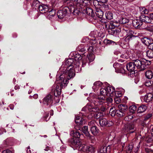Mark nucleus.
<instances>
[{"label": "nucleus", "instance_id": "nucleus-1", "mask_svg": "<svg viewBox=\"0 0 153 153\" xmlns=\"http://www.w3.org/2000/svg\"><path fill=\"white\" fill-rule=\"evenodd\" d=\"M78 69L79 68H78ZM77 67H76L74 70L73 67L68 68L66 69V70L64 69L62 73L59 76V77L57 78L56 81V86L54 91V94L55 96H57L61 94V89L65 88L67 85L68 82V80L74 77L75 76L74 72L79 71L78 69L77 71Z\"/></svg>", "mask_w": 153, "mask_h": 153}, {"label": "nucleus", "instance_id": "nucleus-2", "mask_svg": "<svg viewBox=\"0 0 153 153\" xmlns=\"http://www.w3.org/2000/svg\"><path fill=\"white\" fill-rule=\"evenodd\" d=\"M105 101L104 97H101L100 96L95 98L93 101V103L95 106H98V107L92 108V111H96L99 109L103 111H105L109 107L108 105L109 103H106Z\"/></svg>", "mask_w": 153, "mask_h": 153}, {"label": "nucleus", "instance_id": "nucleus-3", "mask_svg": "<svg viewBox=\"0 0 153 153\" xmlns=\"http://www.w3.org/2000/svg\"><path fill=\"white\" fill-rule=\"evenodd\" d=\"M115 90L112 87L108 86L105 88H101L100 90V94L103 96L104 98L105 96H113L114 95Z\"/></svg>", "mask_w": 153, "mask_h": 153}, {"label": "nucleus", "instance_id": "nucleus-4", "mask_svg": "<svg viewBox=\"0 0 153 153\" xmlns=\"http://www.w3.org/2000/svg\"><path fill=\"white\" fill-rule=\"evenodd\" d=\"M134 64L137 69L140 70H144L146 68L147 61L145 59L134 60Z\"/></svg>", "mask_w": 153, "mask_h": 153}, {"label": "nucleus", "instance_id": "nucleus-5", "mask_svg": "<svg viewBox=\"0 0 153 153\" xmlns=\"http://www.w3.org/2000/svg\"><path fill=\"white\" fill-rule=\"evenodd\" d=\"M72 144L76 148V149H78L79 151H85L86 150L87 146L82 144L78 139L74 140L72 142Z\"/></svg>", "mask_w": 153, "mask_h": 153}, {"label": "nucleus", "instance_id": "nucleus-6", "mask_svg": "<svg viewBox=\"0 0 153 153\" xmlns=\"http://www.w3.org/2000/svg\"><path fill=\"white\" fill-rule=\"evenodd\" d=\"M74 62V59H69L66 60L65 64H62L60 68V70H62L64 68V70H66V69L68 68H74L73 64Z\"/></svg>", "mask_w": 153, "mask_h": 153}, {"label": "nucleus", "instance_id": "nucleus-7", "mask_svg": "<svg viewBox=\"0 0 153 153\" xmlns=\"http://www.w3.org/2000/svg\"><path fill=\"white\" fill-rule=\"evenodd\" d=\"M126 68L127 70L132 74H134L135 71L137 70V68L134 65V62H129L126 65Z\"/></svg>", "mask_w": 153, "mask_h": 153}, {"label": "nucleus", "instance_id": "nucleus-8", "mask_svg": "<svg viewBox=\"0 0 153 153\" xmlns=\"http://www.w3.org/2000/svg\"><path fill=\"white\" fill-rule=\"evenodd\" d=\"M38 4L36 7L38 6V8L40 13H45L48 10L49 7L47 5L43 4L39 5V3Z\"/></svg>", "mask_w": 153, "mask_h": 153}, {"label": "nucleus", "instance_id": "nucleus-9", "mask_svg": "<svg viewBox=\"0 0 153 153\" xmlns=\"http://www.w3.org/2000/svg\"><path fill=\"white\" fill-rule=\"evenodd\" d=\"M125 132L130 131V133H133L134 131V126L133 124H126L125 126Z\"/></svg>", "mask_w": 153, "mask_h": 153}, {"label": "nucleus", "instance_id": "nucleus-10", "mask_svg": "<svg viewBox=\"0 0 153 153\" xmlns=\"http://www.w3.org/2000/svg\"><path fill=\"white\" fill-rule=\"evenodd\" d=\"M123 29L124 33L126 34V36H127V37L129 36L128 38V39L130 38H131V36L134 35V34H136V33H135L134 31L129 29H126L125 28H123Z\"/></svg>", "mask_w": 153, "mask_h": 153}, {"label": "nucleus", "instance_id": "nucleus-11", "mask_svg": "<svg viewBox=\"0 0 153 153\" xmlns=\"http://www.w3.org/2000/svg\"><path fill=\"white\" fill-rule=\"evenodd\" d=\"M132 24L133 26L137 28H140L142 25V22L140 20L137 19L133 20Z\"/></svg>", "mask_w": 153, "mask_h": 153}, {"label": "nucleus", "instance_id": "nucleus-12", "mask_svg": "<svg viewBox=\"0 0 153 153\" xmlns=\"http://www.w3.org/2000/svg\"><path fill=\"white\" fill-rule=\"evenodd\" d=\"M52 101V96L51 95H48L45 97L43 100V103L47 105L50 103Z\"/></svg>", "mask_w": 153, "mask_h": 153}, {"label": "nucleus", "instance_id": "nucleus-13", "mask_svg": "<svg viewBox=\"0 0 153 153\" xmlns=\"http://www.w3.org/2000/svg\"><path fill=\"white\" fill-rule=\"evenodd\" d=\"M122 65L118 63H115L113 64V66L115 68V69L118 70L119 73H121L123 74L125 73V71L123 68H122L120 69H119V67L121 66Z\"/></svg>", "mask_w": 153, "mask_h": 153}, {"label": "nucleus", "instance_id": "nucleus-14", "mask_svg": "<svg viewBox=\"0 0 153 153\" xmlns=\"http://www.w3.org/2000/svg\"><path fill=\"white\" fill-rule=\"evenodd\" d=\"M141 21L146 23H150L151 22V19H150V16H146L143 15L140 18Z\"/></svg>", "mask_w": 153, "mask_h": 153}, {"label": "nucleus", "instance_id": "nucleus-15", "mask_svg": "<svg viewBox=\"0 0 153 153\" xmlns=\"http://www.w3.org/2000/svg\"><path fill=\"white\" fill-rule=\"evenodd\" d=\"M83 12L90 16H92L94 15L93 10L89 8H86L85 10H84Z\"/></svg>", "mask_w": 153, "mask_h": 153}, {"label": "nucleus", "instance_id": "nucleus-16", "mask_svg": "<svg viewBox=\"0 0 153 153\" xmlns=\"http://www.w3.org/2000/svg\"><path fill=\"white\" fill-rule=\"evenodd\" d=\"M153 97V95L151 93H149L145 95L144 100L146 102H148L152 100Z\"/></svg>", "mask_w": 153, "mask_h": 153}, {"label": "nucleus", "instance_id": "nucleus-17", "mask_svg": "<svg viewBox=\"0 0 153 153\" xmlns=\"http://www.w3.org/2000/svg\"><path fill=\"white\" fill-rule=\"evenodd\" d=\"M71 135L76 138H77L76 139H78L79 140V139L78 138H79L81 135V134L79 131H75L74 130H72L71 131ZM76 139V138L75 139Z\"/></svg>", "mask_w": 153, "mask_h": 153}, {"label": "nucleus", "instance_id": "nucleus-18", "mask_svg": "<svg viewBox=\"0 0 153 153\" xmlns=\"http://www.w3.org/2000/svg\"><path fill=\"white\" fill-rule=\"evenodd\" d=\"M111 151V147L109 145L104 147L100 150L101 153H109Z\"/></svg>", "mask_w": 153, "mask_h": 153}, {"label": "nucleus", "instance_id": "nucleus-19", "mask_svg": "<svg viewBox=\"0 0 153 153\" xmlns=\"http://www.w3.org/2000/svg\"><path fill=\"white\" fill-rule=\"evenodd\" d=\"M48 11H47V15L49 19H51L55 16L56 14V12L55 10H51L50 11L48 10Z\"/></svg>", "mask_w": 153, "mask_h": 153}, {"label": "nucleus", "instance_id": "nucleus-20", "mask_svg": "<svg viewBox=\"0 0 153 153\" xmlns=\"http://www.w3.org/2000/svg\"><path fill=\"white\" fill-rule=\"evenodd\" d=\"M91 133L94 135H96L99 132V129L97 128L96 126L93 127H91Z\"/></svg>", "mask_w": 153, "mask_h": 153}, {"label": "nucleus", "instance_id": "nucleus-21", "mask_svg": "<svg viewBox=\"0 0 153 153\" xmlns=\"http://www.w3.org/2000/svg\"><path fill=\"white\" fill-rule=\"evenodd\" d=\"M95 13L97 17L100 18H101L102 17L103 15V13L100 9L99 8L97 9Z\"/></svg>", "mask_w": 153, "mask_h": 153}, {"label": "nucleus", "instance_id": "nucleus-22", "mask_svg": "<svg viewBox=\"0 0 153 153\" xmlns=\"http://www.w3.org/2000/svg\"><path fill=\"white\" fill-rule=\"evenodd\" d=\"M147 107L145 105H142L140 106L137 110L138 113H142L144 112L147 109Z\"/></svg>", "mask_w": 153, "mask_h": 153}, {"label": "nucleus", "instance_id": "nucleus-23", "mask_svg": "<svg viewBox=\"0 0 153 153\" xmlns=\"http://www.w3.org/2000/svg\"><path fill=\"white\" fill-rule=\"evenodd\" d=\"M70 12L73 13L75 15H79L80 12V10L77 9H75L73 6L71 7Z\"/></svg>", "mask_w": 153, "mask_h": 153}, {"label": "nucleus", "instance_id": "nucleus-24", "mask_svg": "<svg viewBox=\"0 0 153 153\" xmlns=\"http://www.w3.org/2000/svg\"><path fill=\"white\" fill-rule=\"evenodd\" d=\"M102 85V83L100 81H97L95 82L93 86V88L94 89H96L99 88L101 87Z\"/></svg>", "mask_w": 153, "mask_h": 153}, {"label": "nucleus", "instance_id": "nucleus-25", "mask_svg": "<svg viewBox=\"0 0 153 153\" xmlns=\"http://www.w3.org/2000/svg\"><path fill=\"white\" fill-rule=\"evenodd\" d=\"M84 120L81 117L77 116L75 119V122L80 125H82L83 123Z\"/></svg>", "mask_w": 153, "mask_h": 153}, {"label": "nucleus", "instance_id": "nucleus-26", "mask_svg": "<svg viewBox=\"0 0 153 153\" xmlns=\"http://www.w3.org/2000/svg\"><path fill=\"white\" fill-rule=\"evenodd\" d=\"M107 120L105 118L101 119L99 120V123L100 125L103 126H106Z\"/></svg>", "mask_w": 153, "mask_h": 153}, {"label": "nucleus", "instance_id": "nucleus-27", "mask_svg": "<svg viewBox=\"0 0 153 153\" xmlns=\"http://www.w3.org/2000/svg\"><path fill=\"white\" fill-rule=\"evenodd\" d=\"M120 23L124 24L128 22V19L126 18L121 17L118 20Z\"/></svg>", "mask_w": 153, "mask_h": 153}, {"label": "nucleus", "instance_id": "nucleus-28", "mask_svg": "<svg viewBox=\"0 0 153 153\" xmlns=\"http://www.w3.org/2000/svg\"><path fill=\"white\" fill-rule=\"evenodd\" d=\"M82 130L86 136H89L90 133L88 131V128L87 126H84L82 127Z\"/></svg>", "mask_w": 153, "mask_h": 153}, {"label": "nucleus", "instance_id": "nucleus-29", "mask_svg": "<svg viewBox=\"0 0 153 153\" xmlns=\"http://www.w3.org/2000/svg\"><path fill=\"white\" fill-rule=\"evenodd\" d=\"M74 2L75 3L77 7H79L80 8L82 7L83 0H74Z\"/></svg>", "mask_w": 153, "mask_h": 153}, {"label": "nucleus", "instance_id": "nucleus-30", "mask_svg": "<svg viewBox=\"0 0 153 153\" xmlns=\"http://www.w3.org/2000/svg\"><path fill=\"white\" fill-rule=\"evenodd\" d=\"M105 16L106 18L109 20H111L113 18V13L109 11L106 12L105 13Z\"/></svg>", "mask_w": 153, "mask_h": 153}, {"label": "nucleus", "instance_id": "nucleus-31", "mask_svg": "<svg viewBox=\"0 0 153 153\" xmlns=\"http://www.w3.org/2000/svg\"><path fill=\"white\" fill-rule=\"evenodd\" d=\"M57 15L58 18L61 19H62L66 16L65 13H64L62 10L58 11Z\"/></svg>", "mask_w": 153, "mask_h": 153}, {"label": "nucleus", "instance_id": "nucleus-32", "mask_svg": "<svg viewBox=\"0 0 153 153\" xmlns=\"http://www.w3.org/2000/svg\"><path fill=\"white\" fill-rule=\"evenodd\" d=\"M146 77L149 79H151L153 76L152 72L150 71H148L145 73Z\"/></svg>", "mask_w": 153, "mask_h": 153}, {"label": "nucleus", "instance_id": "nucleus-33", "mask_svg": "<svg viewBox=\"0 0 153 153\" xmlns=\"http://www.w3.org/2000/svg\"><path fill=\"white\" fill-rule=\"evenodd\" d=\"M118 108L120 111L124 112L127 109V106L125 105H118Z\"/></svg>", "mask_w": 153, "mask_h": 153}, {"label": "nucleus", "instance_id": "nucleus-34", "mask_svg": "<svg viewBox=\"0 0 153 153\" xmlns=\"http://www.w3.org/2000/svg\"><path fill=\"white\" fill-rule=\"evenodd\" d=\"M82 59V57L79 54H76L75 56V60L77 62L76 63L77 64L78 68V64L79 63V61L81 60Z\"/></svg>", "mask_w": 153, "mask_h": 153}, {"label": "nucleus", "instance_id": "nucleus-35", "mask_svg": "<svg viewBox=\"0 0 153 153\" xmlns=\"http://www.w3.org/2000/svg\"><path fill=\"white\" fill-rule=\"evenodd\" d=\"M116 114L115 115L119 117L123 116H124L125 114L124 112L121 111H120L119 110H116Z\"/></svg>", "mask_w": 153, "mask_h": 153}, {"label": "nucleus", "instance_id": "nucleus-36", "mask_svg": "<svg viewBox=\"0 0 153 153\" xmlns=\"http://www.w3.org/2000/svg\"><path fill=\"white\" fill-rule=\"evenodd\" d=\"M147 56L150 58H153V51L150 50L146 52Z\"/></svg>", "mask_w": 153, "mask_h": 153}, {"label": "nucleus", "instance_id": "nucleus-37", "mask_svg": "<svg viewBox=\"0 0 153 153\" xmlns=\"http://www.w3.org/2000/svg\"><path fill=\"white\" fill-rule=\"evenodd\" d=\"M93 1V4L95 7V8L96 9L99 8L100 5L99 4L100 2L98 1V0H94Z\"/></svg>", "mask_w": 153, "mask_h": 153}, {"label": "nucleus", "instance_id": "nucleus-38", "mask_svg": "<svg viewBox=\"0 0 153 153\" xmlns=\"http://www.w3.org/2000/svg\"><path fill=\"white\" fill-rule=\"evenodd\" d=\"M104 115L103 113L101 112H96L94 115V117L96 119H98L102 117Z\"/></svg>", "mask_w": 153, "mask_h": 153}, {"label": "nucleus", "instance_id": "nucleus-39", "mask_svg": "<svg viewBox=\"0 0 153 153\" xmlns=\"http://www.w3.org/2000/svg\"><path fill=\"white\" fill-rule=\"evenodd\" d=\"M86 149V151L91 152H93L94 151V148L92 146H87Z\"/></svg>", "mask_w": 153, "mask_h": 153}, {"label": "nucleus", "instance_id": "nucleus-40", "mask_svg": "<svg viewBox=\"0 0 153 153\" xmlns=\"http://www.w3.org/2000/svg\"><path fill=\"white\" fill-rule=\"evenodd\" d=\"M106 27L108 29V30H113L115 28V26L112 23H110V24H107L106 25Z\"/></svg>", "mask_w": 153, "mask_h": 153}, {"label": "nucleus", "instance_id": "nucleus-41", "mask_svg": "<svg viewBox=\"0 0 153 153\" xmlns=\"http://www.w3.org/2000/svg\"><path fill=\"white\" fill-rule=\"evenodd\" d=\"M137 109V107L135 105H133L129 107L130 111L132 113H134Z\"/></svg>", "mask_w": 153, "mask_h": 153}, {"label": "nucleus", "instance_id": "nucleus-42", "mask_svg": "<svg viewBox=\"0 0 153 153\" xmlns=\"http://www.w3.org/2000/svg\"><path fill=\"white\" fill-rule=\"evenodd\" d=\"M94 55L93 54H90L88 56V58L90 62H92L94 59Z\"/></svg>", "mask_w": 153, "mask_h": 153}, {"label": "nucleus", "instance_id": "nucleus-43", "mask_svg": "<svg viewBox=\"0 0 153 153\" xmlns=\"http://www.w3.org/2000/svg\"><path fill=\"white\" fill-rule=\"evenodd\" d=\"M116 111H115V108L112 107L110 109V113H111V115L112 116H114L116 115Z\"/></svg>", "mask_w": 153, "mask_h": 153}, {"label": "nucleus", "instance_id": "nucleus-44", "mask_svg": "<svg viewBox=\"0 0 153 153\" xmlns=\"http://www.w3.org/2000/svg\"><path fill=\"white\" fill-rule=\"evenodd\" d=\"M71 7H70V8L69 7H64L62 10L63 12L64 13H65V15H66L67 14V13L69 11H70V10H71Z\"/></svg>", "mask_w": 153, "mask_h": 153}, {"label": "nucleus", "instance_id": "nucleus-45", "mask_svg": "<svg viewBox=\"0 0 153 153\" xmlns=\"http://www.w3.org/2000/svg\"><path fill=\"white\" fill-rule=\"evenodd\" d=\"M133 148V146L131 145H129L126 147V151L127 153H131Z\"/></svg>", "mask_w": 153, "mask_h": 153}, {"label": "nucleus", "instance_id": "nucleus-46", "mask_svg": "<svg viewBox=\"0 0 153 153\" xmlns=\"http://www.w3.org/2000/svg\"><path fill=\"white\" fill-rule=\"evenodd\" d=\"M77 49L78 51L82 52H83L85 51L86 49L85 48V47H83V45H80L78 46Z\"/></svg>", "mask_w": 153, "mask_h": 153}, {"label": "nucleus", "instance_id": "nucleus-47", "mask_svg": "<svg viewBox=\"0 0 153 153\" xmlns=\"http://www.w3.org/2000/svg\"><path fill=\"white\" fill-rule=\"evenodd\" d=\"M96 123L94 120L91 121L89 122L88 125L91 127H93L96 126Z\"/></svg>", "mask_w": 153, "mask_h": 153}, {"label": "nucleus", "instance_id": "nucleus-48", "mask_svg": "<svg viewBox=\"0 0 153 153\" xmlns=\"http://www.w3.org/2000/svg\"><path fill=\"white\" fill-rule=\"evenodd\" d=\"M113 101V99L111 97H108L106 99V101L105 102L106 103H109L108 104V105L109 106L110 105H111V103Z\"/></svg>", "mask_w": 153, "mask_h": 153}, {"label": "nucleus", "instance_id": "nucleus-49", "mask_svg": "<svg viewBox=\"0 0 153 153\" xmlns=\"http://www.w3.org/2000/svg\"><path fill=\"white\" fill-rule=\"evenodd\" d=\"M153 84V81H151L150 80L147 81L145 83V85L146 86H150Z\"/></svg>", "mask_w": 153, "mask_h": 153}, {"label": "nucleus", "instance_id": "nucleus-50", "mask_svg": "<svg viewBox=\"0 0 153 153\" xmlns=\"http://www.w3.org/2000/svg\"><path fill=\"white\" fill-rule=\"evenodd\" d=\"M149 41H150V40L146 38H143L142 39V42L146 45H148V42L149 43Z\"/></svg>", "mask_w": 153, "mask_h": 153}, {"label": "nucleus", "instance_id": "nucleus-51", "mask_svg": "<svg viewBox=\"0 0 153 153\" xmlns=\"http://www.w3.org/2000/svg\"><path fill=\"white\" fill-rule=\"evenodd\" d=\"M133 118V116L132 115H129L126 116L125 118V120L127 121H129Z\"/></svg>", "mask_w": 153, "mask_h": 153}, {"label": "nucleus", "instance_id": "nucleus-52", "mask_svg": "<svg viewBox=\"0 0 153 153\" xmlns=\"http://www.w3.org/2000/svg\"><path fill=\"white\" fill-rule=\"evenodd\" d=\"M115 35H116L119 34V33L121 32V30L120 28L116 27L115 29Z\"/></svg>", "mask_w": 153, "mask_h": 153}, {"label": "nucleus", "instance_id": "nucleus-53", "mask_svg": "<svg viewBox=\"0 0 153 153\" xmlns=\"http://www.w3.org/2000/svg\"><path fill=\"white\" fill-rule=\"evenodd\" d=\"M152 114L149 113L147 114L145 117L144 119V121H145L146 120L149 119L152 116Z\"/></svg>", "mask_w": 153, "mask_h": 153}, {"label": "nucleus", "instance_id": "nucleus-54", "mask_svg": "<svg viewBox=\"0 0 153 153\" xmlns=\"http://www.w3.org/2000/svg\"><path fill=\"white\" fill-rule=\"evenodd\" d=\"M86 137L92 140V141L95 142V139L94 137L93 136H92L90 134H89V136H87Z\"/></svg>", "mask_w": 153, "mask_h": 153}, {"label": "nucleus", "instance_id": "nucleus-55", "mask_svg": "<svg viewBox=\"0 0 153 153\" xmlns=\"http://www.w3.org/2000/svg\"><path fill=\"white\" fill-rule=\"evenodd\" d=\"M104 42L105 43H106V44H111L112 43H114V41L108 39L105 40Z\"/></svg>", "mask_w": 153, "mask_h": 153}, {"label": "nucleus", "instance_id": "nucleus-56", "mask_svg": "<svg viewBox=\"0 0 153 153\" xmlns=\"http://www.w3.org/2000/svg\"><path fill=\"white\" fill-rule=\"evenodd\" d=\"M114 95L116 97H120L121 96V94L120 92L118 91H115L114 92Z\"/></svg>", "mask_w": 153, "mask_h": 153}, {"label": "nucleus", "instance_id": "nucleus-57", "mask_svg": "<svg viewBox=\"0 0 153 153\" xmlns=\"http://www.w3.org/2000/svg\"><path fill=\"white\" fill-rule=\"evenodd\" d=\"M114 101L117 104H119L121 101L119 97H117L114 98Z\"/></svg>", "mask_w": 153, "mask_h": 153}, {"label": "nucleus", "instance_id": "nucleus-58", "mask_svg": "<svg viewBox=\"0 0 153 153\" xmlns=\"http://www.w3.org/2000/svg\"><path fill=\"white\" fill-rule=\"evenodd\" d=\"M113 125V122L111 120H107V125L106 126H112Z\"/></svg>", "mask_w": 153, "mask_h": 153}, {"label": "nucleus", "instance_id": "nucleus-59", "mask_svg": "<svg viewBox=\"0 0 153 153\" xmlns=\"http://www.w3.org/2000/svg\"><path fill=\"white\" fill-rule=\"evenodd\" d=\"M108 32L109 34H110L111 35H115V29H113L112 30H108Z\"/></svg>", "mask_w": 153, "mask_h": 153}, {"label": "nucleus", "instance_id": "nucleus-60", "mask_svg": "<svg viewBox=\"0 0 153 153\" xmlns=\"http://www.w3.org/2000/svg\"><path fill=\"white\" fill-rule=\"evenodd\" d=\"M121 58L123 59H128V56L127 53H125L124 54H122L120 55Z\"/></svg>", "mask_w": 153, "mask_h": 153}, {"label": "nucleus", "instance_id": "nucleus-61", "mask_svg": "<svg viewBox=\"0 0 153 153\" xmlns=\"http://www.w3.org/2000/svg\"><path fill=\"white\" fill-rule=\"evenodd\" d=\"M145 150L146 153H153V151L150 149L146 148H145Z\"/></svg>", "mask_w": 153, "mask_h": 153}, {"label": "nucleus", "instance_id": "nucleus-62", "mask_svg": "<svg viewBox=\"0 0 153 153\" xmlns=\"http://www.w3.org/2000/svg\"><path fill=\"white\" fill-rule=\"evenodd\" d=\"M142 10L143 11L144 14H148V11L147 9H146V8L144 7L142 9Z\"/></svg>", "mask_w": 153, "mask_h": 153}, {"label": "nucleus", "instance_id": "nucleus-63", "mask_svg": "<svg viewBox=\"0 0 153 153\" xmlns=\"http://www.w3.org/2000/svg\"><path fill=\"white\" fill-rule=\"evenodd\" d=\"M149 44V48L151 50H153V43H148Z\"/></svg>", "mask_w": 153, "mask_h": 153}, {"label": "nucleus", "instance_id": "nucleus-64", "mask_svg": "<svg viewBox=\"0 0 153 153\" xmlns=\"http://www.w3.org/2000/svg\"><path fill=\"white\" fill-rule=\"evenodd\" d=\"M2 153H12V152L9 150H7L4 151Z\"/></svg>", "mask_w": 153, "mask_h": 153}]
</instances>
